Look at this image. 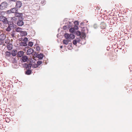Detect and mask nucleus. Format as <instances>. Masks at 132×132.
I'll use <instances>...</instances> for the list:
<instances>
[{"label": "nucleus", "instance_id": "f257e3e1", "mask_svg": "<svg viewBox=\"0 0 132 132\" xmlns=\"http://www.w3.org/2000/svg\"><path fill=\"white\" fill-rule=\"evenodd\" d=\"M75 24L73 27H72V22H68L65 23V25L63 26L64 30L69 29V32L71 33H76L78 29L77 25H79V22L78 21H76L74 22Z\"/></svg>", "mask_w": 132, "mask_h": 132}, {"label": "nucleus", "instance_id": "f03ea898", "mask_svg": "<svg viewBox=\"0 0 132 132\" xmlns=\"http://www.w3.org/2000/svg\"><path fill=\"white\" fill-rule=\"evenodd\" d=\"M77 36V38L76 39L77 42L79 43L80 41L81 40H84L85 41L84 43H82L83 44H85L86 43L85 37H86V34H76Z\"/></svg>", "mask_w": 132, "mask_h": 132}, {"label": "nucleus", "instance_id": "7ed1b4c3", "mask_svg": "<svg viewBox=\"0 0 132 132\" xmlns=\"http://www.w3.org/2000/svg\"><path fill=\"white\" fill-rule=\"evenodd\" d=\"M73 34H64V36L65 38L68 40H71V39H73L75 38V35Z\"/></svg>", "mask_w": 132, "mask_h": 132}, {"label": "nucleus", "instance_id": "20e7f679", "mask_svg": "<svg viewBox=\"0 0 132 132\" xmlns=\"http://www.w3.org/2000/svg\"><path fill=\"white\" fill-rule=\"evenodd\" d=\"M8 4L6 2H4L2 3L0 5V9L1 10H4L7 7Z\"/></svg>", "mask_w": 132, "mask_h": 132}, {"label": "nucleus", "instance_id": "39448f33", "mask_svg": "<svg viewBox=\"0 0 132 132\" xmlns=\"http://www.w3.org/2000/svg\"><path fill=\"white\" fill-rule=\"evenodd\" d=\"M80 27L82 32H81L80 31L77 30L76 33H88V31L87 28L86 27Z\"/></svg>", "mask_w": 132, "mask_h": 132}, {"label": "nucleus", "instance_id": "423d86ee", "mask_svg": "<svg viewBox=\"0 0 132 132\" xmlns=\"http://www.w3.org/2000/svg\"><path fill=\"white\" fill-rule=\"evenodd\" d=\"M0 21L3 22L5 24H7L8 22L7 18L2 16H0Z\"/></svg>", "mask_w": 132, "mask_h": 132}, {"label": "nucleus", "instance_id": "0eeeda50", "mask_svg": "<svg viewBox=\"0 0 132 132\" xmlns=\"http://www.w3.org/2000/svg\"><path fill=\"white\" fill-rule=\"evenodd\" d=\"M32 65V64L30 63L27 64L24 63V64H23V67L26 68V69H30Z\"/></svg>", "mask_w": 132, "mask_h": 132}, {"label": "nucleus", "instance_id": "6e6552de", "mask_svg": "<svg viewBox=\"0 0 132 132\" xmlns=\"http://www.w3.org/2000/svg\"><path fill=\"white\" fill-rule=\"evenodd\" d=\"M23 18H21V20H19L17 22V24L19 26H21L24 24V22L23 21Z\"/></svg>", "mask_w": 132, "mask_h": 132}, {"label": "nucleus", "instance_id": "1a4fd4ad", "mask_svg": "<svg viewBox=\"0 0 132 132\" xmlns=\"http://www.w3.org/2000/svg\"><path fill=\"white\" fill-rule=\"evenodd\" d=\"M35 55L39 59H42L43 57V54L40 53L38 54L37 53L35 52Z\"/></svg>", "mask_w": 132, "mask_h": 132}, {"label": "nucleus", "instance_id": "9d476101", "mask_svg": "<svg viewBox=\"0 0 132 132\" xmlns=\"http://www.w3.org/2000/svg\"><path fill=\"white\" fill-rule=\"evenodd\" d=\"M21 60L22 62H25L28 60V57L26 55L22 56L21 58Z\"/></svg>", "mask_w": 132, "mask_h": 132}, {"label": "nucleus", "instance_id": "9b49d317", "mask_svg": "<svg viewBox=\"0 0 132 132\" xmlns=\"http://www.w3.org/2000/svg\"><path fill=\"white\" fill-rule=\"evenodd\" d=\"M7 23L8 24L9 26L12 29L15 27V25L13 23V22H9L8 21Z\"/></svg>", "mask_w": 132, "mask_h": 132}, {"label": "nucleus", "instance_id": "f8f14e48", "mask_svg": "<svg viewBox=\"0 0 132 132\" xmlns=\"http://www.w3.org/2000/svg\"><path fill=\"white\" fill-rule=\"evenodd\" d=\"M22 5V3L20 1H18L16 3L15 7L16 8H19Z\"/></svg>", "mask_w": 132, "mask_h": 132}, {"label": "nucleus", "instance_id": "ddd939ff", "mask_svg": "<svg viewBox=\"0 0 132 132\" xmlns=\"http://www.w3.org/2000/svg\"><path fill=\"white\" fill-rule=\"evenodd\" d=\"M6 35L4 34H0V40H4L6 38Z\"/></svg>", "mask_w": 132, "mask_h": 132}, {"label": "nucleus", "instance_id": "4468645a", "mask_svg": "<svg viewBox=\"0 0 132 132\" xmlns=\"http://www.w3.org/2000/svg\"><path fill=\"white\" fill-rule=\"evenodd\" d=\"M15 31L17 32H20L21 33H27L26 32H24L22 31V29L19 27L15 29Z\"/></svg>", "mask_w": 132, "mask_h": 132}, {"label": "nucleus", "instance_id": "2eb2a0df", "mask_svg": "<svg viewBox=\"0 0 132 132\" xmlns=\"http://www.w3.org/2000/svg\"><path fill=\"white\" fill-rule=\"evenodd\" d=\"M34 51V50L32 48H30L27 50V55H30L32 54Z\"/></svg>", "mask_w": 132, "mask_h": 132}, {"label": "nucleus", "instance_id": "dca6fc26", "mask_svg": "<svg viewBox=\"0 0 132 132\" xmlns=\"http://www.w3.org/2000/svg\"><path fill=\"white\" fill-rule=\"evenodd\" d=\"M24 52L22 51H20L17 54V56L18 57H22L23 54Z\"/></svg>", "mask_w": 132, "mask_h": 132}, {"label": "nucleus", "instance_id": "f3484780", "mask_svg": "<svg viewBox=\"0 0 132 132\" xmlns=\"http://www.w3.org/2000/svg\"><path fill=\"white\" fill-rule=\"evenodd\" d=\"M106 27L105 23L104 22H102L100 24V27L101 29H105Z\"/></svg>", "mask_w": 132, "mask_h": 132}, {"label": "nucleus", "instance_id": "a211bd4d", "mask_svg": "<svg viewBox=\"0 0 132 132\" xmlns=\"http://www.w3.org/2000/svg\"><path fill=\"white\" fill-rule=\"evenodd\" d=\"M15 15L16 17H21V18L22 17V16H23V14L22 13H19L17 12L15 13Z\"/></svg>", "mask_w": 132, "mask_h": 132}, {"label": "nucleus", "instance_id": "6ab92c4d", "mask_svg": "<svg viewBox=\"0 0 132 132\" xmlns=\"http://www.w3.org/2000/svg\"><path fill=\"white\" fill-rule=\"evenodd\" d=\"M16 9V8H15V7L11 8V13H15L16 12H18V10Z\"/></svg>", "mask_w": 132, "mask_h": 132}, {"label": "nucleus", "instance_id": "aec40b11", "mask_svg": "<svg viewBox=\"0 0 132 132\" xmlns=\"http://www.w3.org/2000/svg\"><path fill=\"white\" fill-rule=\"evenodd\" d=\"M20 45L21 46H27V43H26L25 42H20L19 43Z\"/></svg>", "mask_w": 132, "mask_h": 132}, {"label": "nucleus", "instance_id": "412c9836", "mask_svg": "<svg viewBox=\"0 0 132 132\" xmlns=\"http://www.w3.org/2000/svg\"><path fill=\"white\" fill-rule=\"evenodd\" d=\"M71 41L70 40H68V39H64L63 40V43L64 44L67 45L69 42Z\"/></svg>", "mask_w": 132, "mask_h": 132}, {"label": "nucleus", "instance_id": "4be33fe9", "mask_svg": "<svg viewBox=\"0 0 132 132\" xmlns=\"http://www.w3.org/2000/svg\"><path fill=\"white\" fill-rule=\"evenodd\" d=\"M30 69H28L26 71L25 74L27 75H30L32 73V71L30 70Z\"/></svg>", "mask_w": 132, "mask_h": 132}, {"label": "nucleus", "instance_id": "5701e85b", "mask_svg": "<svg viewBox=\"0 0 132 132\" xmlns=\"http://www.w3.org/2000/svg\"><path fill=\"white\" fill-rule=\"evenodd\" d=\"M17 52V50H13L11 53L12 55L13 56H15Z\"/></svg>", "mask_w": 132, "mask_h": 132}, {"label": "nucleus", "instance_id": "b1692460", "mask_svg": "<svg viewBox=\"0 0 132 132\" xmlns=\"http://www.w3.org/2000/svg\"><path fill=\"white\" fill-rule=\"evenodd\" d=\"M7 48L8 50H10L12 49V45L9 44L7 45Z\"/></svg>", "mask_w": 132, "mask_h": 132}, {"label": "nucleus", "instance_id": "393cba45", "mask_svg": "<svg viewBox=\"0 0 132 132\" xmlns=\"http://www.w3.org/2000/svg\"><path fill=\"white\" fill-rule=\"evenodd\" d=\"M6 56L8 57L10 56L11 55V53L10 52L7 51L6 52Z\"/></svg>", "mask_w": 132, "mask_h": 132}, {"label": "nucleus", "instance_id": "a878e982", "mask_svg": "<svg viewBox=\"0 0 132 132\" xmlns=\"http://www.w3.org/2000/svg\"><path fill=\"white\" fill-rule=\"evenodd\" d=\"M72 45V44H69L68 46L67 47L68 48L69 50H71L73 48Z\"/></svg>", "mask_w": 132, "mask_h": 132}, {"label": "nucleus", "instance_id": "bb28decb", "mask_svg": "<svg viewBox=\"0 0 132 132\" xmlns=\"http://www.w3.org/2000/svg\"><path fill=\"white\" fill-rule=\"evenodd\" d=\"M33 45V42H28V45L29 46L32 47Z\"/></svg>", "mask_w": 132, "mask_h": 132}, {"label": "nucleus", "instance_id": "cd10ccee", "mask_svg": "<svg viewBox=\"0 0 132 132\" xmlns=\"http://www.w3.org/2000/svg\"><path fill=\"white\" fill-rule=\"evenodd\" d=\"M32 67L35 68H37L38 67L37 64H32Z\"/></svg>", "mask_w": 132, "mask_h": 132}, {"label": "nucleus", "instance_id": "c85d7f7f", "mask_svg": "<svg viewBox=\"0 0 132 132\" xmlns=\"http://www.w3.org/2000/svg\"><path fill=\"white\" fill-rule=\"evenodd\" d=\"M28 38L27 37H24L23 40V42L26 43H27L28 41Z\"/></svg>", "mask_w": 132, "mask_h": 132}, {"label": "nucleus", "instance_id": "c756f323", "mask_svg": "<svg viewBox=\"0 0 132 132\" xmlns=\"http://www.w3.org/2000/svg\"><path fill=\"white\" fill-rule=\"evenodd\" d=\"M11 29H12L10 28V26H8L7 28L6 29V30L7 32H9Z\"/></svg>", "mask_w": 132, "mask_h": 132}, {"label": "nucleus", "instance_id": "7c9ffc66", "mask_svg": "<svg viewBox=\"0 0 132 132\" xmlns=\"http://www.w3.org/2000/svg\"><path fill=\"white\" fill-rule=\"evenodd\" d=\"M42 63V61H39L37 62V64L38 66L40 65Z\"/></svg>", "mask_w": 132, "mask_h": 132}, {"label": "nucleus", "instance_id": "2f4dec72", "mask_svg": "<svg viewBox=\"0 0 132 132\" xmlns=\"http://www.w3.org/2000/svg\"><path fill=\"white\" fill-rule=\"evenodd\" d=\"M11 10H9L7 11H6L5 12V13L7 14H10L11 13H12L11 12Z\"/></svg>", "mask_w": 132, "mask_h": 132}, {"label": "nucleus", "instance_id": "473e14b6", "mask_svg": "<svg viewBox=\"0 0 132 132\" xmlns=\"http://www.w3.org/2000/svg\"><path fill=\"white\" fill-rule=\"evenodd\" d=\"M41 3L42 5H44L46 4V1L45 0H43L41 1Z\"/></svg>", "mask_w": 132, "mask_h": 132}, {"label": "nucleus", "instance_id": "72a5a7b5", "mask_svg": "<svg viewBox=\"0 0 132 132\" xmlns=\"http://www.w3.org/2000/svg\"><path fill=\"white\" fill-rule=\"evenodd\" d=\"M77 43V42L76 40V39H75L73 40V44L74 45H76Z\"/></svg>", "mask_w": 132, "mask_h": 132}, {"label": "nucleus", "instance_id": "f704fd0d", "mask_svg": "<svg viewBox=\"0 0 132 132\" xmlns=\"http://www.w3.org/2000/svg\"><path fill=\"white\" fill-rule=\"evenodd\" d=\"M5 43H6L9 44L10 43V41L8 39H6L5 40Z\"/></svg>", "mask_w": 132, "mask_h": 132}, {"label": "nucleus", "instance_id": "c9c22d12", "mask_svg": "<svg viewBox=\"0 0 132 132\" xmlns=\"http://www.w3.org/2000/svg\"><path fill=\"white\" fill-rule=\"evenodd\" d=\"M40 49V47L38 46L36 47V50L37 51H39Z\"/></svg>", "mask_w": 132, "mask_h": 132}, {"label": "nucleus", "instance_id": "e433bc0d", "mask_svg": "<svg viewBox=\"0 0 132 132\" xmlns=\"http://www.w3.org/2000/svg\"><path fill=\"white\" fill-rule=\"evenodd\" d=\"M4 43V40H0V45L3 44Z\"/></svg>", "mask_w": 132, "mask_h": 132}, {"label": "nucleus", "instance_id": "4c0bfd02", "mask_svg": "<svg viewBox=\"0 0 132 132\" xmlns=\"http://www.w3.org/2000/svg\"><path fill=\"white\" fill-rule=\"evenodd\" d=\"M84 22H82L80 23V26H83L84 24Z\"/></svg>", "mask_w": 132, "mask_h": 132}, {"label": "nucleus", "instance_id": "58836bf2", "mask_svg": "<svg viewBox=\"0 0 132 132\" xmlns=\"http://www.w3.org/2000/svg\"><path fill=\"white\" fill-rule=\"evenodd\" d=\"M58 34L57 35V37L58 38H60V35L59 34Z\"/></svg>", "mask_w": 132, "mask_h": 132}, {"label": "nucleus", "instance_id": "ea45409f", "mask_svg": "<svg viewBox=\"0 0 132 132\" xmlns=\"http://www.w3.org/2000/svg\"><path fill=\"white\" fill-rule=\"evenodd\" d=\"M15 34H11V36L12 37H14L15 36Z\"/></svg>", "mask_w": 132, "mask_h": 132}, {"label": "nucleus", "instance_id": "a19ab883", "mask_svg": "<svg viewBox=\"0 0 132 132\" xmlns=\"http://www.w3.org/2000/svg\"><path fill=\"white\" fill-rule=\"evenodd\" d=\"M112 29L111 28H110L109 30V31L110 32H111L112 31Z\"/></svg>", "mask_w": 132, "mask_h": 132}, {"label": "nucleus", "instance_id": "79ce46f5", "mask_svg": "<svg viewBox=\"0 0 132 132\" xmlns=\"http://www.w3.org/2000/svg\"><path fill=\"white\" fill-rule=\"evenodd\" d=\"M10 1H13V2H15L17 0H10Z\"/></svg>", "mask_w": 132, "mask_h": 132}, {"label": "nucleus", "instance_id": "37998d69", "mask_svg": "<svg viewBox=\"0 0 132 132\" xmlns=\"http://www.w3.org/2000/svg\"><path fill=\"white\" fill-rule=\"evenodd\" d=\"M96 27V24H94V27L95 28Z\"/></svg>", "mask_w": 132, "mask_h": 132}, {"label": "nucleus", "instance_id": "c03bdc74", "mask_svg": "<svg viewBox=\"0 0 132 132\" xmlns=\"http://www.w3.org/2000/svg\"><path fill=\"white\" fill-rule=\"evenodd\" d=\"M21 34V35H23V34ZM24 34V35H27V33H26V34Z\"/></svg>", "mask_w": 132, "mask_h": 132}, {"label": "nucleus", "instance_id": "a18cd8bd", "mask_svg": "<svg viewBox=\"0 0 132 132\" xmlns=\"http://www.w3.org/2000/svg\"><path fill=\"white\" fill-rule=\"evenodd\" d=\"M12 19H17L16 17H13V18H12Z\"/></svg>", "mask_w": 132, "mask_h": 132}, {"label": "nucleus", "instance_id": "49530a36", "mask_svg": "<svg viewBox=\"0 0 132 132\" xmlns=\"http://www.w3.org/2000/svg\"><path fill=\"white\" fill-rule=\"evenodd\" d=\"M101 32L102 33L103 32H104V30H101Z\"/></svg>", "mask_w": 132, "mask_h": 132}, {"label": "nucleus", "instance_id": "de8ad7c7", "mask_svg": "<svg viewBox=\"0 0 132 132\" xmlns=\"http://www.w3.org/2000/svg\"><path fill=\"white\" fill-rule=\"evenodd\" d=\"M62 47H63V46H60V48H62Z\"/></svg>", "mask_w": 132, "mask_h": 132}, {"label": "nucleus", "instance_id": "09e8293b", "mask_svg": "<svg viewBox=\"0 0 132 132\" xmlns=\"http://www.w3.org/2000/svg\"><path fill=\"white\" fill-rule=\"evenodd\" d=\"M6 121L7 122H9V121H7V120L6 119Z\"/></svg>", "mask_w": 132, "mask_h": 132}, {"label": "nucleus", "instance_id": "8fccbe9b", "mask_svg": "<svg viewBox=\"0 0 132 132\" xmlns=\"http://www.w3.org/2000/svg\"><path fill=\"white\" fill-rule=\"evenodd\" d=\"M131 36H132V34H131V35H130V37H131Z\"/></svg>", "mask_w": 132, "mask_h": 132}, {"label": "nucleus", "instance_id": "3c124183", "mask_svg": "<svg viewBox=\"0 0 132 132\" xmlns=\"http://www.w3.org/2000/svg\"><path fill=\"white\" fill-rule=\"evenodd\" d=\"M1 26V23H0V26Z\"/></svg>", "mask_w": 132, "mask_h": 132}, {"label": "nucleus", "instance_id": "603ef678", "mask_svg": "<svg viewBox=\"0 0 132 132\" xmlns=\"http://www.w3.org/2000/svg\"><path fill=\"white\" fill-rule=\"evenodd\" d=\"M7 119L8 120H7V121H9V120H8V118Z\"/></svg>", "mask_w": 132, "mask_h": 132}]
</instances>
